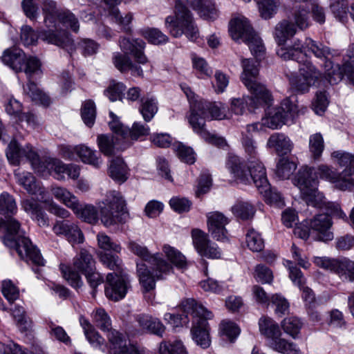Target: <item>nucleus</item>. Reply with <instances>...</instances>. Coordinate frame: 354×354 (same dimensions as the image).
I'll use <instances>...</instances> for the list:
<instances>
[{
  "mask_svg": "<svg viewBox=\"0 0 354 354\" xmlns=\"http://www.w3.org/2000/svg\"><path fill=\"white\" fill-rule=\"evenodd\" d=\"M17 212V206L13 196L7 192L0 194V231L3 232V243L15 248L21 259L30 261L37 266H44V259L39 250L32 245L29 238L25 236L20 228L19 222L13 218Z\"/></svg>",
  "mask_w": 354,
  "mask_h": 354,
  "instance_id": "1",
  "label": "nucleus"
},
{
  "mask_svg": "<svg viewBox=\"0 0 354 354\" xmlns=\"http://www.w3.org/2000/svg\"><path fill=\"white\" fill-rule=\"evenodd\" d=\"M296 26L294 23L288 20H282L274 28V39L279 46H283L287 40L292 38L296 33ZM308 46L295 44L290 47L281 46L277 50V55L284 60L292 59L299 64V72L295 76L290 78V84L298 93H305L308 91L310 86V62Z\"/></svg>",
  "mask_w": 354,
  "mask_h": 354,
  "instance_id": "2",
  "label": "nucleus"
},
{
  "mask_svg": "<svg viewBox=\"0 0 354 354\" xmlns=\"http://www.w3.org/2000/svg\"><path fill=\"white\" fill-rule=\"evenodd\" d=\"M180 307L182 314L167 313L165 314L164 319L174 327H178L187 325L189 322V316H191L192 339L201 348H208L211 341L207 320L212 317V313L194 299L183 301Z\"/></svg>",
  "mask_w": 354,
  "mask_h": 354,
  "instance_id": "3",
  "label": "nucleus"
},
{
  "mask_svg": "<svg viewBox=\"0 0 354 354\" xmlns=\"http://www.w3.org/2000/svg\"><path fill=\"white\" fill-rule=\"evenodd\" d=\"M258 62L252 59L242 61L243 73L241 80L252 96L234 98L231 109L236 115H242L248 109L254 111L262 104H268L271 100V94L266 86L259 82Z\"/></svg>",
  "mask_w": 354,
  "mask_h": 354,
  "instance_id": "4",
  "label": "nucleus"
},
{
  "mask_svg": "<svg viewBox=\"0 0 354 354\" xmlns=\"http://www.w3.org/2000/svg\"><path fill=\"white\" fill-rule=\"evenodd\" d=\"M129 249L143 261L137 263V272L140 283L145 291L154 289L156 280L163 279L172 272V266L159 253L151 254L147 247L134 241L129 242Z\"/></svg>",
  "mask_w": 354,
  "mask_h": 354,
  "instance_id": "5",
  "label": "nucleus"
},
{
  "mask_svg": "<svg viewBox=\"0 0 354 354\" xmlns=\"http://www.w3.org/2000/svg\"><path fill=\"white\" fill-rule=\"evenodd\" d=\"M241 145L250 165L246 167L240 157L229 153L226 167L234 178L242 183L248 184L250 183V178L253 174H258L257 165H263L259 160L257 143L251 135L243 134Z\"/></svg>",
  "mask_w": 354,
  "mask_h": 354,
  "instance_id": "6",
  "label": "nucleus"
},
{
  "mask_svg": "<svg viewBox=\"0 0 354 354\" xmlns=\"http://www.w3.org/2000/svg\"><path fill=\"white\" fill-rule=\"evenodd\" d=\"M102 263L114 272L106 278L104 292L107 298L118 301L123 299L129 288V280L121 268V259L118 255L104 253L100 254Z\"/></svg>",
  "mask_w": 354,
  "mask_h": 354,
  "instance_id": "7",
  "label": "nucleus"
},
{
  "mask_svg": "<svg viewBox=\"0 0 354 354\" xmlns=\"http://www.w3.org/2000/svg\"><path fill=\"white\" fill-rule=\"evenodd\" d=\"M109 115L112 119L109 122V127L113 134H100L97 138L100 151L106 156H115L118 151L125 150L132 144L127 136L128 131L124 130V126L117 115L112 111H110Z\"/></svg>",
  "mask_w": 354,
  "mask_h": 354,
  "instance_id": "8",
  "label": "nucleus"
},
{
  "mask_svg": "<svg viewBox=\"0 0 354 354\" xmlns=\"http://www.w3.org/2000/svg\"><path fill=\"white\" fill-rule=\"evenodd\" d=\"M21 41L24 46L35 45L39 38L48 44L56 45L66 50L71 56L75 49L74 41L67 30L55 32L53 29L42 30L36 32L30 26H24L21 29Z\"/></svg>",
  "mask_w": 354,
  "mask_h": 354,
  "instance_id": "9",
  "label": "nucleus"
},
{
  "mask_svg": "<svg viewBox=\"0 0 354 354\" xmlns=\"http://www.w3.org/2000/svg\"><path fill=\"white\" fill-rule=\"evenodd\" d=\"M225 109L221 103L195 101L191 104L189 122L195 132L206 136L207 131L205 128V120H222L225 118Z\"/></svg>",
  "mask_w": 354,
  "mask_h": 354,
  "instance_id": "10",
  "label": "nucleus"
},
{
  "mask_svg": "<svg viewBox=\"0 0 354 354\" xmlns=\"http://www.w3.org/2000/svg\"><path fill=\"white\" fill-rule=\"evenodd\" d=\"M165 26L174 37L185 34L189 40L195 41L198 37L191 12L180 0L176 1L175 17L168 16L165 19Z\"/></svg>",
  "mask_w": 354,
  "mask_h": 354,
  "instance_id": "11",
  "label": "nucleus"
},
{
  "mask_svg": "<svg viewBox=\"0 0 354 354\" xmlns=\"http://www.w3.org/2000/svg\"><path fill=\"white\" fill-rule=\"evenodd\" d=\"M229 31L234 40L239 39L245 42L257 58L261 59L264 53V46L261 38L255 33L248 19L236 18L231 21Z\"/></svg>",
  "mask_w": 354,
  "mask_h": 354,
  "instance_id": "12",
  "label": "nucleus"
},
{
  "mask_svg": "<svg viewBox=\"0 0 354 354\" xmlns=\"http://www.w3.org/2000/svg\"><path fill=\"white\" fill-rule=\"evenodd\" d=\"M2 62L16 73L24 71L28 77L34 74H41V63L37 57H27L19 48H12L4 50Z\"/></svg>",
  "mask_w": 354,
  "mask_h": 354,
  "instance_id": "13",
  "label": "nucleus"
},
{
  "mask_svg": "<svg viewBox=\"0 0 354 354\" xmlns=\"http://www.w3.org/2000/svg\"><path fill=\"white\" fill-rule=\"evenodd\" d=\"M125 205V201L120 192H108L100 206V219L104 225L109 227L124 222V216L127 213Z\"/></svg>",
  "mask_w": 354,
  "mask_h": 354,
  "instance_id": "14",
  "label": "nucleus"
},
{
  "mask_svg": "<svg viewBox=\"0 0 354 354\" xmlns=\"http://www.w3.org/2000/svg\"><path fill=\"white\" fill-rule=\"evenodd\" d=\"M73 266L77 271L64 264H61L59 268L63 277L69 284L75 288H78L82 285L79 272L84 274L95 270V261L93 256L86 250L82 249L80 253L74 258Z\"/></svg>",
  "mask_w": 354,
  "mask_h": 354,
  "instance_id": "15",
  "label": "nucleus"
},
{
  "mask_svg": "<svg viewBox=\"0 0 354 354\" xmlns=\"http://www.w3.org/2000/svg\"><path fill=\"white\" fill-rule=\"evenodd\" d=\"M294 96L284 99L280 106L269 108L262 118L263 124L272 129H279L289 120H292L297 112V106L293 102Z\"/></svg>",
  "mask_w": 354,
  "mask_h": 354,
  "instance_id": "16",
  "label": "nucleus"
},
{
  "mask_svg": "<svg viewBox=\"0 0 354 354\" xmlns=\"http://www.w3.org/2000/svg\"><path fill=\"white\" fill-rule=\"evenodd\" d=\"M6 156L12 165H17L25 159L30 162L35 171L42 170L40 168L41 160L39 155L29 145L23 147L16 140H12L6 149Z\"/></svg>",
  "mask_w": 354,
  "mask_h": 354,
  "instance_id": "17",
  "label": "nucleus"
},
{
  "mask_svg": "<svg viewBox=\"0 0 354 354\" xmlns=\"http://www.w3.org/2000/svg\"><path fill=\"white\" fill-rule=\"evenodd\" d=\"M340 167H345L339 174V179L337 181V187L341 190L354 188V154L336 151L332 153Z\"/></svg>",
  "mask_w": 354,
  "mask_h": 354,
  "instance_id": "18",
  "label": "nucleus"
},
{
  "mask_svg": "<svg viewBox=\"0 0 354 354\" xmlns=\"http://www.w3.org/2000/svg\"><path fill=\"white\" fill-rule=\"evenodd\" d=\"M330 73H327V77L323 76L319 71L315 68L311 67V81H313L311 86L313 85L317 87L323 88L322 91H317L315 93V102L313 104V110L315 113L318 115H322L327 109L329 104L326 92L324 90L328 84H333L334 82L331 78H328L330 76Z\"/></svg>",
  "mask_w": 354,
  "mask_h": 354,
  "instance_id": "19",
  "label": "nucleus"
},
{
  "mask_svg": "<svg viewBox=\"0 0 354 354\" xmlns=\"http://www.w3.org/2000/svg\"><path fill=\"white\" fill-rule=\"evenodd\" d=\"M315 214L311 219V238L315 241L325 243L331 241L334 239V234L331 231L333 221L330 217V212H322Z\"/></svg>",
  "mask_w": 354,
  "mask_h": 354,
  "instance_id": "20",
  "label": "nucleus"
},
{
  "mask_svg": "<svg viewBox=\"0 0 354 354\" xmlns=\"http://www.w3.org/2000/svg\"><path fill=\"white\" fill-rule=\"evenodd\" d=\"M258 174L254 173L250 178V183L253 182L259 193L263 195L267 203H277L281 201V194L272 189L269 183L266 168L264 165H257Z\"/></svg>",
  "mask_w": 354,
  "mask_h": 354,
  "instance_id": "21",
  "label": "nucleus"
},
{
  "mask_svg": "<svg viewBox=\"0 0 354 354\" xmlns=\"http://www.w3.org/2000/svg\"><path fill=\"white\" fill-rule=\"evenodd\" d=\"M314 263L318 267L334 271L344 276L349 281H354V261L348 259L339 261L327 257H315Z\"/></svg>",
  "mask_w": 354,
  "mask_h": 354,
  "instance_id": "22",
  "label": "nucleus"
},
{
  "mask_svg": "<svg viewBox=\"0 0 354 354\" xmlns=\"http://www.w3.org/2000/svg\"><path fill=\"white\" fill-rule=\"evenodd\" d=\"M193 243L200 255L210 258L218 259L221 257V250L215 243H212L207 238V234L199 229L192 231Z\"/></svg>",
  "mask_w": 354,
  "mask_h": 354,
  "instance_id": "23",
  "label": "nucleus"
},
{
  "mask_svg": "<svg viewBox=\"0 0 354 354\" xmlns=\"http://www.w3.org/2000/svg\"><path fill=\"white\" fill-rule=\"evenodd\" d=\"M138 331L142 334H151L162 337L165 332V326L161 321L151 315L141 313L134 315Z\"/></svg>",
  "mask_w": 354,
  "mask_h": 354,
  "instance_id": "24",
  "label": "nucleus"
},
{
  "mask_svg": "<svg viewBox=\"0 0 354 354\" xmlns=\"http://www.w3.org/2000/svg\"><path fill=\"white\" fill-rule=\"evenodd\" d=\"M15 176L17 183L32 195H35L37 199L43 203L48 201V192L44 187H41L36 182L35 176L28 171H15Z\"/></svg>",
  "mask_w": 354,
  "mask_h": 354,
  "instance_id": "25",
  "label": "nucleus"
},
{
  "mask_svg": "<svg viewBox=\"0 0 354 354\" xmlns=\"http://www.w3.org/2000/svg\"><path fill=\"white\" fill-rule=\"evenodd\" d=\"M119 43L122 51L127 55H132L137 64L145 65L149 62L148 58L144 53L145 43L143 40L121 37Z\"/></svg>",
  "mask_w": 354,
  "mask_h": 354,
  "instance_id": "26",
  "label": "nucleus"
},
{
  "mask_svg": "<svg viewBox=\"0 0 354 354\" xmlns=\"http://www.w3.org/2000/svg\"><path fill=\"white\" fill-rule=\"evenodd\" d=\"M314 179L311 177V183ZM311 207L319 209L321 212L326 211L339 218L347 219L346 214L341 209L339 204L330 203L326 200L324 194L316 188H313L311 183Z\"/></svg>",
  "mask_w": 354,
  "mask_h": 354,
  "instance_id": "27",
  "label": "nucleus"
},
{
  "mask_svg": "<svg viewBox=\"0 0 354 354\" xmlns=\"http://www.w3.org/2000/svg\"><path fill=\"white\" fill-rule=\"evenodd\" d=\"M208 232L212 237L217 241H225L227 240V231L225 225L228 219L223 214L215 212L207 215Z\"/></svg>",
  "mask_w": 354,
  "mask_h": 354,
  "instance_id": "28",
  "label": "nucleus"
},
{
  "mask_svg": "<svg viewBox=\"0 0 354 354\" xmlns=\"http://www.w3.org/2000/svg\"><path fill=\"white\" fill-rule=\"evenodd\" d=\"M53 230L57 235H64L72 244L82 243L84 241V235L80 229L68 220L57 221Z\"/></svg>",
  "mask_w": 354,
  "mask_h": 354,
  "instance_id": "29",
  "label": "nucleus"
},
{
  "mask_svg": "<svg viewBox=\"0 0 354 354\" xmlns=\"http://www.w3.org/2000/svg\"><path fill=\"white\" fill-rule=\"evenodd\" d=\"M109 354H147L143 350H139L137 347L127 346L126 337H122L116 332H112L109 335Z\"/></svg>",
  "mask_w": 354,
  "mask_h": 354,
  "instance_id": "30",
  "label": "nucleus"
},
{
  "mask_svg": "<svg viewBox=\"0 0 354 354\" xmlns=\"http://www.w3.org/2000/svg\"><path fill=\"white\" fill-rule=\"evenodd\" d=\"M292 181L299 190V198L308 207L310 204V168L307 165L302 166L295 174Z\"/></svg>",
  "mask_w": 354,
  "mask_h": 354,
  "instance_id": "31",
  "label": "nucleus"
},
{
  "mask_svg": "<svg viewBox=\"0 0 354 354\" xmlns=\"http://www.w3.org/2000/svg\"><path fill=\"white\" fill-rule=\"evenodd\" d=\"M113 63L115 67L121 73L130 71L135 77H143V70L140 64L134 63L126 54L115 53L113 55Z\"/></svg>",
  "mask_w": 354,
  "mask_h": 354,
  "instance_id": "32",
  "label": "nucleus"
},
{
  "mask_svg": "<svg viewBox=\"0 0 354 354\" xmlns=\"http://www.w3.org/2000/svg\"><path fill=\"white\" fill-rule=\"evenodd\" d=\"M292 146L293 145L290 138L282 133H272L267 142V147L273 149L279 156L290 153Z\"/></svg>",
  "mask_w": 354,
  "mask_h": 354,
  "instance_id": "33",
  "label": "nucleus"
},
{
  "mask_svg": "<svg viewBox=\"0 0 354 354\" xmlns=\"http://www.w3.org/2000/svg\"><path fill=\"white\" fill-rule=\"evenodd\" d=\"M22 207L40 227L49 225V219L46 214L37 202L32 199H26L22 202Z\"/></svg>",
  "mask_w": 354,
  "mask_h": 354,
  "instance_id": "34",
  "label": "nucleus"
},
{
  "mask_svg": "<svg viewBox=\"0 0 354 354\" xmlns=\"http://www.w3.org/2000/svg\"><path fill=\"white\" fill-rule=\"evenodd\" d=\"M288 269L289 270V277L293 283L299 287L300 290L303 291L302 298L306 302V306H308V299L310 296L308 287L305 286L306 279L304 277L299 268L290 261H287Z\"/></svg>",
  "mask_w": 354,
  "mask_h": 354,
  "instance_id": "35",
  "label": "nucleus"
},
{
  "mask_svg": "<svg viewBox=\"0 0 354 354\" xmlns=\"http://www.w3.org/2000/svg\"><path fill=\"white\" fill-rule=\"evenodd\" d=\"M41 3L46 28L53 29L55 32L61 31L57 27V15L60 10H57L56 2L53 0H41Z\"/></svg>",
  "mask_w": 354,
  "mask_h": 354,
  "instance_id": "36",
  "label": "nucleus"
},
{
  "mask_svg": "<svg viewBox=\"0 0 354 354\" xmlns=\"http://www.w3.org/2000/svg\"><path fill=\"white\" fill-rule=\"evenodd\" d=\"M187 1L204 19L214 20L216 18L217 10L212 0H187Z\"/></svg>",
  "mask_w": 354,
  "mask_h": 354,
  "instance_id": "37",
  "label": "nucleus"
},
{
  "mask_svg": "<svg viewBox=\"0 0 354 354\" xmlns=\"http://www.w3.org/2000/svg\"><path fill=\"white\" fill-rule=\"evenodd\" d=\"M109 176L120 183H124L128 178V168L123 159L119 156L113 158L109 167Z\"/></svg>",
  "mask_w": 354,
  "mask_h": 354,
  "instance_id": "38",
  "label": "nucleus"
},
{
  "mask_svg": "<svg viewBox=\"0 0 354 354\" xmlns=\"http://www.w3.org/2000/svg\"><path fill=\"white\" fill-rule=\"evenodd\" d=\"M259 330L261 335L269 341L281 336V333L278 324L269 317H261L259 321Z\"/></svg>",
  "mask_w": 354,
  "mask_h": 354,
  "instance_id": "39",
  "label": "nucleus"
},
{
  "mask_svg": "<svg viewBox=\"0 0 354 354\" xmlns=\"http://www.w3.org/2000/svg\"><path fill=\"white\" fill-rule=\"evenodd\" d=\"M28 82L24 86V93L28 95L32 101L40 103L44 106H48L50 103V97L40 90L37 85L30 80L31 76H27Z\"/></svg>",
  "mask_w": 354,
  "mask_h": 354,
  "instance_id": "40",
  "label": "nucleus"
},
{
  "mask_svg": "<svg viewBox=\"0 0 354 354\" xmlns=\"http://www.w3.org/2000/svg\"><path fill=\"white\" fill-rule=\"evenodd\" d=\"M93 322L96 326L99 328L101 330L106 332V337L109 342V335L112 332H116L118 334H120L122 337H125L124 335L120 333L119 331L115 329H112L110 317L103 308H98L94 313Z\"/></svg>",
  "mask_w": 354,
  "mask_h": 354,
  "instance_id": "41",
  "label": "nucleus"
},
{
  "mask_svg": "<svg viewBox=\"0 0 354 354\" xmlns=\"http://www.w3.org/2000/svg\"><path fill=\"white\" fill-rule=\"evenodd\" d=\"M77 158L83 162L89 164L95 168H100L102 160L99 153L84 145H77Z\"/></svg>",
  "mask_w": 354,
  "mask_h": 354,
  "instance_id": "42",
  "label": "nucleus"
},
{
  "mask_svg": "<svg viewBox=\"0 0 354 354\" xmlns=\"http://www.w3.org/2000/svg\"><path fill=\"white\" fill-rule=\"evenodd\" d=\"M80 323L89 343L93 347H101L104 344V339L95 330L89 321L81 315L80 317Z\"/></svg>",
  "mask_w": 354,
  "mask_h": 354,
  "instance_id": "43",
  "label": "nucleus"
},
{
  "mask_svg": "<svg viewBox=\"0 0 354 354\" xmlns=\"http://www.w3.org/2000/svg\"><path fill=\"white\" fill-rule=\"evenodd\" d=\"M158 102L152 97H142L140 99L139 111L145 122L151 121L158 112Z\"/></svg>",
  "mask_w": 354,
  "mask_h": 354,
  "instance_id": "44",
  "label": "nucleus"
},
{
  "mask_svg": "<svg viewBox=\"0 0 354 354\" xmlns=\"http://www.w3.org/2000/svg\"><path fill=\"white\" fill-rule=\"evenodd\" d=\"M62 24L66 28H70L75 32H77L80 28L78 19L76 16L68 9H62L57 15V23ZM59 30L60 29L57 28Z\"/></svg>",
  "mask_w": 354,
  "mask_h": 354,
  "instance_id": "45",
  "label": "nucleus"
},
{
  "mask_svg": "<svg viewBox=\"0 0 354 354\" xmlns=\"http://www.w3.org/2000/svg\"><path fill=\"white\" fill-rule=\"evenodd\" d=\"M232 212L236 218L247 221L254 217L256 209L254 205L248 201H237L232 207Z\"/></svg>",
  "mask_w": 354,
  "mask_h": 354,
  "instance_id": "46",
  "label": "nucleus"
},
{
  "mask_svg": "<svg viewBox=\"0 0 354 354\" xmlns=\"http://www.w3.org/2000/svg\"><path fill=\"white\" fill-rule=\"evenodd\" d=\"M53 195L56 199L64 203L71 209L77 208V198L66 188L54 187L51 189Z\"/></svg>",
  "mask_w": 354,
  "mask_h": 354,
  "instance_id": "47",
  "label": "nucleus"
},
{
  "mask_svg": "<svg viewBox=\"0 0 354 354\" xmlns=\"http://www.w3.org/2000/svg\"><path fill=\"white\" fill-rule=\"evenodd\" d=\"M297 168L296 163L288 158H279L275 169L276 176L281 180L288 179Z\"/></svg>",
  "mask_w": 354,
  "mask_h": 354,
  "instance_id": "48",
  "label": "nucleus"
},
{
  "mask_svg": "<svg viewBox=\"0 0 354 354\" xmlns=\"http://www.w3.org/2000/svg\"><path fill=\"white\" fill-rule=\"evenodd\" d=\"M329 7L337 20L343 24L348 21V5L347 0H330Z\"/></svg>",
  "mask_w": 354,
  "mask_h": 354,
  "instance_id": "49",
  "label": "nucleus"
},
{
  "mask_svg": "<svg viewBox=\"0 0 354 354\" xmlns=\"http://www.w3.org/2000/svg\"><path fill=\"white\" fill-rule=\"evenodd\" d=\"M77 208L72 209L74 212L85 222L93 224L97 221L98 213L96 208L91 205H81L77 201Z\"/></svg>",
  "mask_w": 354,
  "mask_h": 354,
  "instance_id": "50",
  "label": "nucleus"
},
{
  "mask_svg": "<svg viewBox=\"0 0 354 354\" xmlns=\"http://www.w3.org/2000/svg\"><path fill=\"white\" fill-rule=\"evenodd\" d=\"M269 346L273 350L284 354H299V350L296 344L292 342H288L285 339L281 338V336L268 342Z\"/></svg>",
  "mask_w": 354,
  "mask_h": 354,
  "instance_id": "51",
  "label": "nucleus"
},
{
  "mask_svg": "<svg viewBox=\"0 0 354 354\" xmlns=\"http://www.w3.org/2000/svg\"><path fill=\"white\" fill-rule=\"evenodd\" d=\"M67 165L58 159H50L45 162L41 161L40 168L42 170L39 172L44 171L46 169H52L57 175L56 178L58 180H62L64 178V174H66Z\"/></svg>",
  "mask_w": 354,
  "mask_h": 354,
  "instance_id": "52",
  "label": "nucleus"
},
{
  "mask_svg": "<svg viewBox=\"0 0 354 354\" xmlns=\"http://www.w3.org/2000/svg\"><path fill=\"white\" fill-rule=\"evenodd\" d=\"M81 117L88 127H92L96 118V107L91 100H86L82 105Z\"/></svg>",
  "mask_w": 354,
  "mask_h": 354,
  "instance_id": "53",
  "label": "nucleus"
},
{
  "mask_svg": "<svg viewBox=\"0 0 354 354\" xmlns=\"http://www.w3.org/2000/svg\"><path fill=\"white\" fill-rule=\"evenodd\" d=\"M162 250L170 262L176 268H185L187 267L186 259L180 251L169 245H165Z\"/></svg>",
  "mask_w": 354,
  "mask_h": 354,
  "instance_id": "54",
  "label": "nucleus"
},
{
  "mask_svg": "<svg viewBox=\"0 0 354 354\" xmlns=\"http://www.w3.org/2000/svg\"><path fill=\"white\" fill-rule=\"evenodd\" d=\"M311 53L316 57L324 61V65L326 71H329L332 68V62L328 59L330 51L328 47L311 40Z\"/></svg>",
  "mask_w": 354,
  "mask_h": 354,
  "instance_id": "55",
  "label": "nucleus"
},
{
  "mask_svg": "<svg viewBox=\"0 0 354 354\" xmlns=\"http://www.w3.org/2000/svg\"><path fill=\"white\" fill-rule=\"evenodd\" d=\"M248 248L253 252H260L264 248V241L261 235L254 229L248 230L245 234Z\"/></svg>",
  "mask_w": 354,
  "mask_h": 354,
  "instance_id": "56",
  "label": "nucleus"
},
{
  "mask_svg": "<svg viewBox=\"0 0 354 354\" xmlns=\"http://www.w3.org/2000/svg\"><path fill=\"white\" fill-rule=\"evenodd\" d=\"M160 354H188L181 341L176 340L172 343L162 342L160 344Z\"/></svg>",
  "mask_w": 354,
  "mask_h": 354,
  "instance_id": "57",
  "label": "nucleus"
},
{
  "mask_svg": "<svg viewBox=\"0 0 354 354\" xmlns=\"http://www.w3.org/2000/svg\"><path fill=\"white\" fill-rule=\"evenodd\" d=\"M47 328L50 335V337L55 338L57 340L63 342L68 345L71 343V338L67 335L64 329L59 326H57L55 323L50 321L47 324Z\"/></svg>",
  "mask_w": 354,
  "mask_h": 354,
  "instance_id": "58",
  "label": "nucleus"
},
{
  "mask_svg": "<svg viewBox=\"0 0 354 354\" xmlns=\"http://www.w3.org/2000/svg\"><path fill=\"white\" fill-rule=\"evenodd\" d=\"M175 151L181 161L192 165L196 161L195 153L192 148L185 146L182 143H178L175 146Z\"/></svg>",
  "mask_w": 354,
  "mask_h": 354,
  "instance_id": "59",
  "label": "nucleus"
},
{
  "mask_svg": "<svg viewBox=\"0 0 354 354\" xmlns=\"http://www.w3.org/2000/svg\"><path fill=\"white\" fill-rule=\"evenodd\" d=\"M6 111L8 114L18 116L21 120L26 118L28 122L30 121V117H33L32 114H21L22 105L18 100L14 98L10 99L6 104Z\"/></svg>",
  "mask_w": 354,
  "mask_h": 354,
  "instance_id": "60",
  "label": "nucleus"
},
{
  "mask_svg": "<svg viewBox=\"0 0 354 354\" xmlns=\"http://www.w3.org/2000/svg\"><path fill=\"white\" fill-rule=\"evenodd\" d=\"M281 326L285 333L295 337L299 333L302 323L297 317H292L284 319Z\"/></svg>",
  "mask_w": 354,
  "mask_h": 354,
  "instance_id": "61",
  "label": "nucleus"
},
{
  "mask_svg": "<svg viewBox=\"0 0 354 354\" xmlns=\"http://www.w3.org/2000/svg\"><path fill=\"white\" fill-rule=\"evenodd\" d=\"M142 35L153 44L166 43L168 37L157 28H148L142 31Z\"/></svg>",
  "mask_w": 354,
  "mask_h": 354,
  "instance_id": "62",
  "label": "nucleus"
},
{
  "mask_svg": "<svg viewBox=\"0 0 354 354\" xmlns=\"http://www.w3.org/2000/svg\"><path fill=\"white\" fill-rule=\"evenodd\" d=\"M192 64L198 77L205 78L212 75V70L203 58L194 57L192 58Z\"/></svg>",
  "mask_w": 354,
  "mask_h": 354,
  "instance_id": "63",
  "label": "nucleus"
},
{
  "mask_svg": "<svg viewBox=\"0 0 354 354\" xmlns=\"http://www.w3.org/2000/svg\"><path fill=\"white\" fill-rule=\"evenodd\" d=\"M126 86L121 82H113L105 91L104 94L112 101L121 100Z\"/></svg>",
  "mask_w": 354,
  "mask_h": 354,
  "instance_id": "64",
  "label": "nucleus"
}]
</instances>
